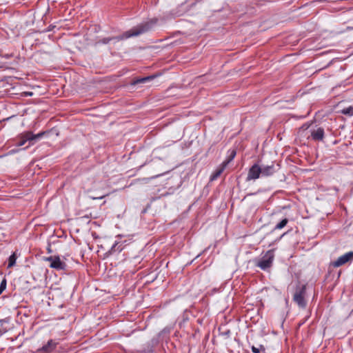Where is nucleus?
<instances>
[{"label":"nucleus","mask_w":353,"mask_h":353,"mask_svg":"<svg viewBox=\"0 0 353 353\" xmlns=\"http://www.w3.org/2000/svg\"><path fill=\"white\" fill-rule=\"evenodd\" d=\"M353 261V251L345 253L342 256H339L336 260L331 261L329 264V268H339L347 263H350Z\"/></svg>","instance_id":"5"},{"label":"nucleus","mask_w":353,"mask_h":353,"mask_svg":"<svg viewBox=\"0 0 353 353\" xmlns=\"http://www.w3.org/2000/svg\"><path fill=\"white\" fill-rule=\"evenodd\" d=\"M154 78H155L154 75H150V76H147L145 77H140V78H134L130 83V85H136L139 83H146L148 82L151 81Z\"/></svg>","instance_id":"11"},{"label":"nucleus","mask_w":353,"mask_h":353,"mask_svg":"<svg viewBox=\"0 0 353 353\" xmlns=\"http://www.w3.org/2000/svg\"><path fill=\"white\" fill-rule=\"evenodd\" d=\"M121 235H118V236H117V238H121Z\"/></svg>","instance_id":"27"},{"label":"nucleus","mask_w":353,"mask_h":353,"mask_svg":"<svg viewBox=\"0 0 353 353\" xmlns=\"http://www.w3.org/2000/svg\"><path fill=\"white\" fill-rule=\"evenodd\" d=\"M125 242V241H116L114 242V243L112 245L110 250V253H114V252H121L123 249H124V243Z\"/></svg>","instance_id":"13"},{"label":"nucleus","mask_w":353,"mask_h":353,"mask_svg":"<svg viewBox=\"0 0 353 353\" xmlns=\"http://www.w3.org/2000/svg\"><path fill=\"white\" fill-rule=\"evenodd\" d=\"M261 176V165L254 163L250 169L248 173L247 181L256 180Z\"/></svg>","instance_id":"8"},{"label":"nucleus","mask_w":353,"mask_h":353,"mask_svg":"<svg viewBox=\"0 0 353 353\" xmlns=\"http://www.w3.org/2000/svg\"><path fill=\"white\" fill-rule=\"evenodd\" d=\"M0 56L5 57L6 59H9L12 57V54H3L0 52Z\"/></svg>","instance_id":"23"},{"label":"nucleus","mask_w":353,"mask_h":353,"mask_svg":"<svg viewBox=\"0 0 353 353\" xmlns=\"http://www.w3.org/2000/svg\"><path fill=\"white\" fill-rule=\"evenodd\" d=\"M226 168L225 163H221L219 167H218L214 172L210 176V181H213L216 180L221 174L223 172L224 170Z\"/></svg>","instance_id":"12"},{"label":"nucleus","mask_w":353,"mask_h":353,"mask_svg":"<svg viewBox=\"0 0 353 353\" xmlns=\"http://www.w3.org/2000/svg\"><path fill=\"white\" fill-rule=\"evenodd\" d=\"M103 197H104V196H101L97 197V199H103Z\"/></svg>","instance_id":"26"},{"label":"nucleus","mask_w":353,"mask_h":353,"mask_svg":"<svg viewBox=\"0 0 353 353\" xmlns=\"http://www.w3.org/2000/svg\"><path fill=\"white\" fill-rule=\"evenodd\" d=\"M341 113L345 115L353 116V105L343 109Z\"/></svg>","instance_id":"17"},{"label":"nucleus","mask_w":353,"mask_h":353,"mask_svg":"<svg viewBox=\"0 0 353 353\" xmlns=\"http://www.w3.org/2000/svg\"><path fill=\"white\" fill-rule=\"evenodd\" d=\"M274 259V250H270L258 260L256 266L260 268L262 270L267 271L272 267Z\"/></svg>","instance_id":"3"},{"label":"nucleus","mask_w":353,"mask_h":353,"mask_svg":"<svg viewBox=\"0 0 353 353\" xmlns=\"http://www.w3.org/2000/svg\"><path fill=\"white\" fill-rule=\"evenodd\" d=\"M156 19H152L148 21L142 22L133 27L128 31L124 32L121 35L117 37H105L99 41L97 43L108 44L112 40H123L133 37H138L141 34L149 32L156 23Z\"/></svg>","instance_id":"1"},{"label":"nucleus","mask_w":353,"mask_h":353,"mask_svg":"<svg viewBox=\"0 0 353 353\" xmlns=\"http://www.w3.org/2000/svg\"><path fill=\"white\" fill-rule=\"evenodd\" d=\"M16 260H17V256H16L15 253L12 254L8 258V268H10L14 266L16 263Z\"/></svg>","instance_id":"15"},{"label":"nucleus","mask_w":353,"mask_h":353,"mask_svg":"<svg viewBox=\"0 0 353 353\" xmlns=\"http://www.w3.org/2000/svg\"><path fill=\"white\" fill-rule=\"evenodd\" d=\"M251 350L253 353H265V347L261 344L258 346L252 345Z\"/></svg>","instance_id":"14"},{"label":"nucleus","mask_w":353,"mask_h":353,"mask_svg":"<svg viewBox=\"0 0 353 353\" xmlns=\"http://www.w3.org/2000/svg\"><path fill=\"white\" fill-rule=\"evenodd\" d=\"M159 176H161V174H158V175L152 176L150 178H143V179H138V181L146 183L149 182L151 179H155V178H157V177H158Z\"/></svg>","instance_id":"20"},{"label":"nucleus","mask_w":353,"mask_h":353,"mask_svg":"<svg viewBox=\"0 0 353 353\" xmlns=\"http://www.w3.org/2000/svg\"><path fill=\"white\" fill-rule=\"evenodd\" d=\"M324 129L318 128L311 130V137L314 141H323L324 138Z\"/></svg>","instance_id":"10"},{"label":"nucleus","mask_w":353,"mask_h":353,"mask_svg":"<svg viewBox=\"0 0 353 353\" xmlns=\"http://www.w3.org/2000/svg\"><path fill=\"white\" fill-rule=\"evenodd\" d=\"M288 223V219L285 218L275 225L274 230H281V229L283 228L287 225Z\"/></svg>","instance_id":"16"},{"label":"nucleus","mask_w":353,"mask_h":353,"mask_svg":"<svg viewBox=\"0 0 353 353\" xmlns=\"http://www.w3.org/2000/svg\"><path fill=\"white\" fill-rule=\"evenodd\" d=\"M7 285V281L3 279L0 283V294L6 290Z\"/></svg>","instance_id":"19"},{"label":"nucleus","mask_w":353,"mask_h":353,"mask_svg":"<svg viewBox=\"0 0 353 353\" xmlns=\"http://www.w3.org/2000/svg\"><path fill=\"white\" fill-rule=\"evenodd\" d=\"M58 343L54 340H49L46 344L43 345L41 348L38 350L39 352L42 353H51L57 347Z\"/></svg>","instance_id":"9"},{"label":"nucleus","mask_w":353,"mask_h":353,"mask_svg":"<svg viewBox=\"0 0 353 353\" xmlns=\"http://www.w3.org/2000/svg\"><path fill=\"white\" fill-rule=\"evenodd\" d=\"M306 294V286L303 285L298 286L293 296V301L300 308L304 309L307 305V301L305 299Z\"/></svg>","instance_id":"4"},{"label":"nucleus","mask_w":353,"mask_h":353,"mask_svg":"<svg viewBox=\"0 0 353 353\" xmlns=\"http://www.w3.org/2000/svg\"><path fill=\"white\" fill-rule=\"evenodd\" d=\"M47 133L48 132L46 131H42L37 134H34L30 131L25 132L21 134L17 145L23 146L27 141L29 142V145H32Z\"/></svg>","instance_id":"2"},{"label":"nucleus","mask_w":353,"mask_h":353,"mask_svg":"<svg viewBox=\"0 0 353 353\" xmlns=\"http://www.w3.org/2000/svg\"><path fill=\"white\" fill-rule=\"evenodd\" d=\"M310 124L306 123H304L301 127V129L305 130H307L309 127H310Z\"/></svg>","instance_id":"24"},{"label":"nucleus","mask_w":353,"mask_h":353,"mask_svg":"<svg viewBox=\"0 0 353 353\" xmlns=\"http://www.w3.org/2000/svg\"><path fill=\"white\" fill-rule=\"evenodd\" d=\"M26 96H32V92H26Z\"/></svg>","instance_id":"25"},{"label":"nucleus","mask_w":353,"mask_h":353,"mask_svg":"<svg viewBox=\"0 0 353 353\" xmlns=\"http://www.w3.org/2000/svg\"><path fill=\"white\" fill-rule=\"evenodd\" d=\"M8 330L9 329L7 327H4L3 326L1 327V328L0 329V334H5L6 332H8Z\"/></svg>","instance_id":"22"},{"label":"nucleus","mask_w":353,"mask_h":353,"mask_svg":"<svg viewBox=\"0 0 353 353\" xmlns=\"http://www.w3.org/2000/svg\"><path fill=\"white\" fill-rule=\"evenodd\" d=\"M261 176L268 177L272 176L275 172L279 170V165L272 163L271 165H261Z\"/></svg>","instance_id":"7"},{"label":"nucleus","mask_w":353,"mask_h":353,"mask_svg":"<svg viewBox=\"0 0 353 353\" xmlns=\"http://www.w3.org/2000/svg\"><path fill=\"white\" fill-rule=\"evenodd\" d=\"M235 155H236V152L234 150H232L230 157L226 160H225L223 162V163H225V166L227 167V165L230 163V161H232L233 160Z\"/></svg>","instance_id":"18"},{"label":"nucleus","mask_w":353,"mask_h":353,"mask_svg":"<svg viewBox=\"0 0 353 353\" xmlns=\"http://www.w3.org/2000/svg\"><path fill=\"white\" fill-rule=\"evenodd\" d=\"M340 275H341V272H339V275H338V276L339 277V276H340Z\"/></svg>","instance_id":"28"},{"label":"nucleus","mask_w":353,"mask_h":353,"mask_svg":"<svg viewBox=\"0 0 353 353\" xmlns=\"http://www.w3.org/2000/svg\"><path fill=\"white\" fill-rule=\"evenodd\" d=\"M11 321L10 317H6L5 319H0V325L1 327L6 323H10Z\"/></svg>","instance_id":"21"},{"label":"nucleus","mask_w":353,"mask_h":353,"mask_svg":"<svg viewBox=\"0 0 353 353\" xmlns=\"http://www.w3.org/2000/svg\"><path fill=\"white\" fill-rule=\"evenodd\" d=\"M44 260L50 262L49 266L57 270H63L66 267V264L61 261L59 256H50L45 258Z\"/></svg>","instance_id":"6"}]
</instances>
